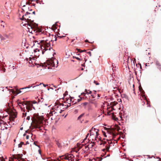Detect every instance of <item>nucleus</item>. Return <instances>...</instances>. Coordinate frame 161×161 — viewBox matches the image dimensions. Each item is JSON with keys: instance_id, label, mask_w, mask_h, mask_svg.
I'll return each mask as SVG.
<instances>
[{"instance_id": "1", "label": "nucleus", "mask_w": 161, "mask_h": 161, "mask_svg": "<svg viewBox=\"0 0 161 161\" xmlns=\"http://www.w3.org/2000/svg\"><path fill=\"white\" fill-rule=\"evenodd\" d=\"M31 119L32 121V126L34 128L41 130V128L42 126L43 117L37 114H34Z\"/></svg>"}, {"instance_id": "2", "label": "nucleus", "mask_w": 161, "mask_h": 161, "mask_svg": "<svg viewBox=\"0 0 161 161\" xmlns=\"http://www.w3.org/2000/svg\"><path fill=\"white\" fill-rule=\"evenodd\" d=\"M58 62L57 59L52 58L49 59H48L46 62L44 63V64L47 67V65L49 66L48 69H51L50 67H57L58 66Z\"/></svg>"}, {"instance_id": "3", "label": "nucleus", "mask_w": 161, "mask_h": 161, "mask_svg": "<svg viewBox=\"0 0 161 161\" xmlns=\"http://www.w3.org/2000/svg\"><path fill=\"white\" fill-rule=\"evenodd\" d=\"M48 41L46 40H42L40 41L41 43V49L46 51L47 50H50L51 49V46L50 42H48Z\"/></svg>"}, {"instance_id": "4", "label": "nucleus", "mask_w": 161, "mask_h": 161, "mask_svg": "<svg viewBox=\"0 0 161 161\" xmlns=\"http://www.w3.org/2000/svg\"><path fill=\"white\" fill-rule=\"evenodd\" d=\"M27 25L30 27L34 31H36V32H41V30L38 27V24L33 22V20L27 23Z\"/></svg>"}, {"instance_id": "5", "label": "nucleus", "mask_w": 161, "mask_h": 161, "mask_svg": "<svg viewBox=\"0 0 161 161\" xmlns=\"http://www.w3.org/2000/svg\"><path fill=\"white\" fill-rule=\"evenodd\" d=\"M30 13H28V12H26V14L25 15V20H27V23L31 21V20L30 18H31L30 15H31Z\"/></svg>"}, {"instance_id": "6", "label": "nucleus", "mask_w": 161, "mask_h": 161, "mask_svg": "<svg viewBox=\"0 0 161 161\" xmlns=\"http://www.w3.org/2000/svg\"><path fill=\"white\" fill-rule=\"evenodd\" d=\"M25 101H24L23 102H18V104L19 105V106L20 107V108L22 109V111H23L24 112H25V108H23V109L22 108V106H24V105L25 104Z\"/></svg>"}, {"instance_id": "7", "label": "nucleus", "mask_w": 161, "mask_h": 161, "mask_svg": "<svg viewBox=\"0 0 161 161\" xmlns=\"http://www.w3.org/2000/svg\"><path fill=\"white\" fill-rule=\"evenodd\" d=\"M108 130V131L110 134L112 133L113 136V138H114L116 136V135L114 133V128H111L109 129V128H107Z\"/></svg>"}, {"instance_id": "8", "label": "nucleus", "mask_w": 161, "mask_h": 161, "mask_svg": "<svg viewBox=\"0 0 161 161\" xmlns=\"http://www.w3.org/2000/svg\"><path fill=\"white\" fill-rule=\"evenodd\" d=\"M90 103H91L94 104L95 107H97L98 104V103H97V101H95V99L92 100H91L90 102Z\"/></svg>"}, {"instance_id": "9", "label": "nucleus", "mask_w": 161, "mask_h": 161, "mask_svg": "<svg viewBox=\"0 0 161 161\" xmlns=\"http://www.w3.org/2000/svg\"><path fill=\"white\" fill-rule=\"evenodd\" d=\"M17 114L16 113H13V114L11 115L9 117V119L10 121L13 120L16 117Z\"/></svg>"}, {"instance_id": "10", "label": "nucleus", "mask_w": 161, "mask_h": 161, "mask_svg": "<svg viewBox=\"0 0 161 161\" xmlns=\"http://www.w3.org/2000/svg\"><path fill=\"white\" fill-rule=\"evenodd\" d=\"M25 105H27L29 106H30L31 108L32 109V108H33L35 109L34 107H33V104L30 102L25 101Z\"/></svg>"}, {"instance_id": "11", "label": "nucleus", "mask_w": 161, "mask_h": 161, "mask_svg": "<svg viewBox=\"0 0 161 161\" xmlns=\"http://www.w3.org/2000/svg\"><path fill=\"white\" fill-rule=\"evenodd\" d=\"M117 103H118L116 102H111L110 103V106L111 108V111H112L114 109V108H113V107L115 106Z\"/></svg>"}, {"instance_id": "12", "label": "nucleus", "mask_w": 161, "mask_h": 161, "mask_svg": "<svg viewBox=\"0 0 161 161\" xmlns=\"http://www.w3.org/2000/svg\"><path fill=\"white\" fill-rule=\"evenodd\" d=\"M157 68L159 70L161 71V65L159 61H156L155 62Z\"/></svg>"}, {"instance_id": "13", "label": "nucleus", "mask_w": 161, "mask_h": 161, "mask_svg": "<svg viewBox=\"0 0 161 161\" xmlns=\"http://www.w3.org/2000/svg\"><path fill=\"white\" fill-rule=\"evenodd\" d=\"M4 37L9 39H11L13 38V36L12 34L10 33L8 34V35L5 34L4 35Z\"/></svg>"}, {"instance_id": "14", "label": "nucleus", "mask_w": 161, "mask_h": 161, "mask_svg": "<svg viewBox=\"0 0 161 161\" xmlns=\"http://www.w3.org/2000/svg\"><path fill=\"white\" fill-rule=\"evenodd\" d=\"M85 92H86V93H81V95H82L83 96H85L86 95V94H91L92 93V92L91 91H90L89 90L87 91L86 89L85 90Z\"/></svg>"}, {"instance_id": "15", "label": "nucleus", "mask_w": 161, "mask_h": 161, "mask_svg": "<svg viewBox=\"0 0 161 161\" xmlns=\"http://www.w3.org/2000/svg\"><path fill=\"white\" fill-rule=\"evenodd\" d=\"M73 156H74L72 154H67V159H68V160H70L71 159H72Z\"/></svg>"}, {"instance_id": "16", "label": "nucleus", "mask_w": 161, "mask_h": 161, "mask_svg": "<svg viewBox=\"0 0 161 161\" xmlns=\"http://www.w3.org/2000/svg\"><path fill=\"white\" fill-rule=\"evenodd\" d=\"M22 156V155L18 154L16 155L13 156V157L15 159H16V158L20 159V158H21Z\"/></svg>"}, {"instance_id": "17", "label": "nucleus", "mask_w": 161, "mask_h": 161, "mask_svg": "<svg viewBox=\"0 0 161 161\" xmlns=\"http://www.w3.org/2000/svg\"><path fill=\"white\" fill-rule=\"evenodd\" d=\"M139 89L140 91L142 93V95L144 94L145 92L143 90L141 85H140L139 86Z\"/></svg>"}, {"instance_id": "18", "label": "nucleus", "mask_w": 161, "mask_h": 161, "mask_svg": "<svg viewBox=\"0 0 161 161\" xmlns=\"http://www.w3.org/2000/svg\"><path fill=\"white\" fill-rule=\"evenodd\" d=\"M105 147V148H104L102 150V151L104 152L105 150H106L107 151H108L110 147V146L106 145Z\"/></svg>"}, {"instance_id": "19", "label": "nucleus", "mask_w": 161, "mask_h": 161, "mask_svg": "<svg viewBox=\"0 0 161 161\" xmlns=\"http://www.w3.org/2000/svg\"><path fill=\"white\" fill-rule=\"evenodd\" d=\"M94 130V131L95 132L96 135L97 136H98V135H99L98 132L99 130L98 129H96L95 128H93V127H92V130Z\"/></svg>"}, {"instance_id": "20", "label": "nucleus", "mask_w": 161, "mask_h": 161, "mask_svg": "<svg viewBox=\"0 0 161 161\" xmlns=\"http://www.w3.org/2000/svg\"><path fill=\"white\" fill-rule=\"evenodd\" d=\"M65 37V36H58L57 37H56L55 38V41H56L58 39H60V38H63Z\"/></svg>"}, {"instance_id": "21", "label": "nucleus", "mask_w": 161, "mask_h": 161, "mask_svg": "<svg viewBox=\"0 0 161 161\" xmlns=\"http://www.w3.org/2000/svg\"><path fill=\"white\" fill-rule=\"evenodd\" d=\"M108 144V141H107V140L106 141L102 140V141L101 143V145H103L104 146L105 144L106 145H107Z\"/></svg>"}, {"instance_id": "22", "label": "nucleus", "mask_w": 161, "mask_h": 161, "mask_svg": "<svg viewBox=\"0 0 161 161\" xmlns=\"http://www.w3.org/2000/svg\"><path fill=\"white\" fill-rule=\"evenodd\" d=\"M26 105V109H27V112H29L30 110H31L32 109L30 107V106H29L28 105Z\"/></svg>"}, {"instance_id": "23", "label": "nucleus", "mask_w": 161, "mask_h": 161, "mask_svg": "<svg viewBox=\"0 0 161 161\" xmlns=\"http://www.w3.org/2000/svg\"><path fill=\"white\" fill-rule=\"evenodd\" d=\"M61 159H67V154H66L64 156H62L60 157Z\"/></svg>"}, {"instance_id": "24", "label": "nucleus", "mask_w": 161, "mask_h": 161, "mask_svg": "<svg viewBox=\"0 0 161 161\" xmlns=\"http://www.w3.org/2000/svg\"><path fill=\"white\" fill-rule=\"evenodd\" d=\"M84 145L83 144H78V143L77 144V147L79 148V149H80L82 148L83 146H84Z\"/></svg>"}, {"instance_id": "25", "label": "nucleus", "mask_w": 161, "mask_h": 161, "mask_svg": "<svg viewBox=\"0 0 161 161\" xmlns=\"http://www.w3.org/2000/svg\"><path fill=\"white\" fill-rule=\"evenodd\" d=\"M107 141H108V144L107 146H110L109 145L112 143V142L110 140H107Z\"/></svg>"}, {"instance_id": "26", "label": "nucleus", "mask_w": 161, "mask_h": 161, "mask_svg": "<svg viewBox=\"0 0 161 161\" xmlns=\"http://www.w3.org/2000/svg\"><path fill=\"white\" fill-rule=\"evenodd\" d=\"M32 59L34 60V59H33V58H29V64H32V63L33 62H32Z\"/></svg>"}, {"instance_id": "27", "label": "nucleus", "mask_w": 161, "mask_h": 161, "mask_svg": "<svg viewBox=\"0 0 161 161\" xmlns=\"http://www.w3.org/2000/svg\"><path fill=\"white\" fill-rule=\"evenodd\" d=\"M52 29L53 30H55L57 28L56 27V25H53L52 26Z\"/></svg>"}, {"instance_id": "28", "label": "nucleus", "mask_w": 161, "mask_h": 161, "mask_svg": "<svg viewBox=\"0 0 161 161\" xmlns=\"http://www.w3.org/2000/svg\"><path fill=\"white\" fill-rule=\"evenodd\" d=\"M64 105V104H61V103H60L59 105H58V106H57V110H58V108H60V107L61 106H63Z\"/></svg>"}, {"instance_id": "29", "label": "nucleus", "mask_w": 161, "mask_h": 161, "mask_svg": "<svg viewBox=\"0 0 161 161\" xmlns=\"http://www.w3.org/2000/svg\"><path fill=\"white\" fill-rule=\"evenodd\" d=\"M24 144V142H21L19 145L18 147H22V145Z\"/></svg>"}, {"instance_id": "30", "label": "nucleus", "mask_w": 161, "mask_h": 161, "mask_svg": "<svg viewBox=\"0 0 161 161\" xmlns=\"http://www.w3.org/2000/svg\"><path fill=\"white\" fill-rule=\"evenodd\" d=\"M41 99H38V102H43L44 101V99L42 98H41Z\"/></svg>"}, {"instance_id": "31", "label": "nucleus", "mask_w": 161, "mask_h": 161, "mask_svg": "<svg viewBox=\"0 0 161 161\" xmlns=\"http://www.w3.org/2000/svg\"><path fill=\"white\" fill-rule=\"evenodd\" d=\"M88 104V103L85 102L81 104V105L84 106H86Z\"/></svg>"}, {"instance_id": "32", "label": "nucleus", "mask_w": 161, "mask_h": 161, "mask_svg": "<svg viewBox=\"0 0 161 161\" xmlns=\"http://www.w3.org/2000/svg\"><path fill=\"white\" fill-rule=\"evenodd\" d=\"M32 86H31V85H29L27 87H24V88H22L21 89H26V88H30Z\"/></svg>"}, {"instance_id": "33", "label": "nucleus", "mask_w": 161, "mask_h": 161, "mask_svg": "<svg viewBox=\"0 0 161 161\" xmlns=\"http://www.w3.org/2000/svg\"><path fill=\"white\" fill-rule=\"evenodd\" d=\"M84 115V114H81L80 115V116L78 118V119H80Z\"/></svg>"}, {"instance_id": "34", "label": "nucleus", "mask_w": 161, "mask_h": 161, "mask_svg": "<svg viewBox=\"0 0 161 161\" xmlns=\"http://www.w3.org/2000/svg\"><path fill=\"white\" fill-rule=\"evenodd\" d=\"M89 134L88 133L87 135L86 136V137L84 139L83 141H82V143L84 142L85 141L86 139L88 137V136L89 135Z\"/></svg>"}, {"instance_id": "35", "label": "nucleus", "mask_w": 161, "mask_h": 161, "mask_svg": "<svg viewBox=\"0 0 161 161\" xmlns=\"http://www.w3.org/2000/svg\"><path fill=\"white\" fill-rule=\"evenodd\" d=\"M93 130H90V136H92V135H94V134L93 133V132H92V131Z\"/></svg>"}, {"instance_id": "36", "label": "nucleus", "mask_w": 161, "mask_h": 161, "mask_svg": "<svg viewBox=\"0 0 161 161\" xmlns=\"http://www.w3.org/2000/svg\"><path fill=\"white\" fill-rule=\"evenodd\" d=\"M94 83L96 85H99V83L97 82L95 80H94Z\"/></svg>"}, {"instance_id": "37", "label": "nucleus", "mask_w": 161, "mask_h": 161, "mask_svg": "<svg viewBox=\"0 0 161 161\" xmlns=\"http://www.w3.org/2000/svg\"><path fill=\"white\" fill-rule=\"evenodd\" d=\"M26 114H27L26 112H25V113H23L22 116L24 117L26 116Z\"/></svg>"}, {"instance_id": "38", "label": "nucleus", "mask_w": 161, "mask_h": 161, "mask_svg": "<svg viewBox=\"0 0 161 161\" xmlns=\"http://www.w3.org/2000/svg\"><path fill=\"white\" fill-rule=\"evenodd\" d=\"M73 58H75L77 60H81V59L80 58H79L78 57H77L73 56Z\"/></svg>"}, {"instance_id": "39", "label": "nucleus", "mask_w": 161, "mask_h": 161, "mask_svg": "<svg viewBox=\"0 0 161 161\" xmlns=\"http://www.w3.org/2000/svg\"><path fill=\"white\" fill-rule=\"evenodd\" d=\"M16 91H17V94H19V93L21 92V91L19 90H16Z\"/></svg>"}, {"instance_id": "40", "label": "nucleus", "mask_w": 161, "mask_h": 161, "mask_svg": "<svg viewBox=\"0 0 161 161\" xmlns=\"http://www.w3.org/2000/svg\"><path fill=\"white\" fill-rule=\"evenodd\" d=\"M85 148L86 151H88L89 149V147H88L87 146H85Z\"/></svg>"}, {"instance_id": "41", "label": "nucleus", "mask_w": 161, "mask_h": 161, "mask_svg": "<svg viewBox=\"0 0 161 161\" xmlns=\"http://www.w3.org/2000/svg\"><path fill=\"white\" fill-rule=\"evenodd\" d=\"M71 159L70 160L71 161H75V160H74V156H73V158H72V159Z\"/></svg>"}, {"instance_id": "42", "label": "nucleus", "mask_w": 161, "mask_h": 161, "mask_svg": "<svg viewBox=\"0 0 161 161\" xmlns=\"http://www.w3.org/2000/svg\"><path fill=\"white\" fill-rule=\"evenodd\" d=\"M25 15H23V16H22V19H21L22 20H23L24 19H25Z\"/></svg>"}, {"instance_id": "43", "label": "nucleus", "mask_w": 161, "mask_h": 161, "mask_svg": "<svg viewBox=\"0 0 161 161\" xmlns=\"http://www.w3.org/2000/svg\"><path fill=\"white\" fill-rule=\"evenodd\" d=\"M87 53H88L89 54L90 56H91V53L90 52H89Z\"/></svg>"}, {"instance_id": "44", "label": "nucleus", "mask_w": 161, "mask_h": 161, "mask_svg": "<svg viewBox=\"0 0 161 161\" xmlns=\"http://www.w3.org/2000/svg\"><path fill=\"white\" fill-rule=\"evenodd\" d=\"M78 51L79 52H80V53H81V52H82V50H80V49H78Z\"/></svg>"}, {"instance_id": "45", "label": "nucleus", "mask_w": 161, "mask_h": 161, "mask_svg": "<svg viewBox=\"0 0 161 161\" xmlns=\"http://www.w3.org/2000/svg\"><path fill=\"white\" fill-rule=\"evenodd\" d=\"M82 99V98H81L80 99H79L77 100V101L78 102H79Z\"/></svg>"}, {"instance_id": "46", "label": "nucleus", "mask_w": 161, "mask_h": 161, "mask_svg": "<svg viewBox=\"0 0 161 161\" xmlns=\"http://www.w3.org/2000/svg\"><path fill=\"white\" fill-rule=\"evenodd\" d=\"M36 103V101H33L32 102V103H32V104H33H33H35V103Z\"/></svg>"}, {"instance_id": "47", "label": "nucleus", "mask_w": 161, "mask_h": 161, "mask_svg": "<svg viewBox=\"0 0 161 161\" xmlns=\"http://www.w3.org/2000/svg\"><path fill=\"white\" fill-rule=\"evenodd\" d=\"M30 119V116H27L26 118V119L27 120H29Z\"/></svg>"}, {"instance_id": "48", "label": "nucleus", "mask_w": 161, "mask_h": 161, "mask_svg": "<svg viewBox=\"0 0 161 161\" xmlns=\"http://www.w3.org/2000/svg\"><path fill=\"white\" fill-rule=\"evenodd\" d=\"M29 135H27L26 137V139H29Z\"/></svg>"}, {"instance_id": "49", "label": "nucleus", "mask_w": 161, "mask_h": 161, "mask_svg": "<svg viewBox=\"0 0 161 161\" xmlns=\"http://www.w3.org/2000/svg\"><path fill=\"white\" fill-rule=\"evenodd\" d=\"M110 111H108L107 112V114L108 115H109L110 114Z\"/></svg>"}, {"instance_id": "50", "label": "nucleus", "mask_w": 161, "mask_h": 161, "mask_svg": "<svg viewBox=\"0 0 161 161\" xmlns=\"http://www.w3.org/2000/svg\"><path fill=\"white\" fill-rule=\"evenodd\" d=\"M43 84V86H44V87H46V86H48L47 85H45V84Z\"/></svg>"}, {"instance_id": "51", "label": "nucleus", "mask_w": 161, "mask_h": 161, "mask_svg": "<svg viewBox=\"0 0 161 161\" xmlns=\"http://www.w3.org/2000/svg\"><path fill=\"white\" fill-rule=\"evenodd\" d=\"M98 136H97L96 135L95 137V140H97V138Z\"/></svg>"}, {"instance_id": "52", "label": "nucleus", "mask_w": 161, "mask_h": 161, "mask_svg": "<svg viewBox=\"0 0 161 161\" xmlns=\"http://www.w3.org/2000/svg\"><path fill=\"white\" fill-rule=\"evenodd\" d=\"M91 96L92 97V98H94L95 97V96H94L93 95H92Z\"/></svg>"}, {"instance_id": "53", "label": "nucleus", "mask_w": 161, "mask_h": 161, "mask_svg": "<svg viewBox=\"0 0 161 161\" xmlns=\"http://www.w3.org/2000/svg\"><path fill=\"white\" fill-rule=\"evenodd\" d=\"M50 114V115L51 116V115H53V113H49Z\"/></svg>"}, {"instance_id": "54", "label": "nucleus", "mask_w": 161, "mask_h": 161, "mask_svg": "<svg viewBox=\"0 0 161 161\" xmlns=\"http://www.w3.org/2000/svg\"><path fill=\"white\" fill-rule=\"evenodd\" d=\"M3 72H5V69H3Z\"/></svg>"}, {"instance_id": "55", "label": "nucleus", "mask_w": 161, "mask_h": 161, "mask_svg": "<svg viewBox=\"0 0 161 161\" xmlns=\"http://www.w3.org/2000/svg\"><path fill=\"white\" fill-rule=\"evenodd\" d=\"M85 42H88V41L87 40H86L85 41Z\"/></svg>"}, {"instance_id": "56", "label": "nucleus", "mask_w": 161, "mask_h": 161, "mask_svg": "<svg viewBox=\"0 0 161 161\" xmlns=\"http://www.w3.org/2000/svg\"><path fill=\"white\" fill-rule=\"evenodd\" d=\"M54 161H60L58 158V159L56 160H54Z\"/></svg>"}, {"instance_id": "57", "label": "nucleus", "mask_w": 161, "mask_h": 161, "mask_svg": "<svg viewBox=\"0 0 161 161\" xmlns=\"http://www.w3.org/2000/svg\"><path fill=\"white\" fill-rule=\"evenodd\" d=\"M103 135H104L106 137V135H105V133H103Z\"/></svg>"}, {"instance_id": "58", "label": "nucleus", "mask_w": 161, "mask_h": 161, "mask_svg": "<svg viewBox=\"0 0 161 161\" xmlns=\"http://www.w3.org/2000/svg\"><path fill=\"white\" fill-rule=\"evenodd\" d=\"M103 135H104L106 137V135H105V133H103Z\"/></svg>"}, {"instance_id": "59", "label": "nucleus", "mask_w": 161, "mask_h": 161, "mask_svg": "<svg viewBox=\"0 0 161 161\" xmlns=\"http://www.w3.org/2000/svg\"><path fill=\"white\" fill-rule=\"evenodd\" d=\"M97 95H98V97H100V95H99V94H98Z\"/></svg>"}, {"instance_id": "60", "label": "nucleus", "mask_w": 161, "mask_h": 161, "mask_svg": "<svg viewBox=\"0 0 161 161\" xmlns=\"http://www.w3.org/2000/svg\"><path fill=\"white\" fill-rule=\"evenodd\" d=\"M29 144V143L28 142H26V144Z\"/></svg>"}, {"instance_id": "61", "label": "nucleus", "mask_w": 161, "mask_h": 161, "mask_svg": "<svg viewBox=\"0 0 161 161\" xmlns=\"http://www.w3.org/2000/svg\"><path fill=\"white\" fill-rule=\"evenodd\" d=\"M86 51V50H82V52H85Z\"/></svg>"}, {"instance_id": "62", "label": "nucleus", "mask_w": 161, "mask_h": 161, "mask_svg": "<svg viewBox=\"0 0 161 161\" xmlns=\"http://www.w3.org/2000/svg\"><path fill=\"white\" fill-rule=\"evenodd\" d=\"M32 13H33V14H35V11L33 12H32Z\"/></svg>"}, {"instance_id": "63", "label": "nucleus", "mask_w": 161, "mask_h": 161, "mask_svg": "<svg viewBox=\"0 0 161 161\" xmlns=\"http://www.w3.org/2000/svg\"><path fill=\"white\" fill-rule=\"evenodd\" d=\"M44 52L43 51H43H42V54H43V53H44Z\"/></svg>"}, {"instance_id": "64", "label": "nucleus", "mask_w": 161, "mask_h": 161, "mask_svg": "<svg viewBox=\"0 0 161 161\" xmlns=\"http://www.w3.org/2000/svg\"><path fill=\"white\" fill-rule=\"evenodd\" d=\"M20 130H23V128H20Z\"/></svg>"}]
</instances>
